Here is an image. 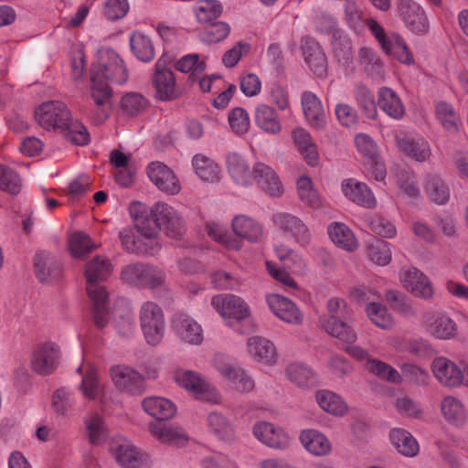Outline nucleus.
Here are the masks:
<instances>
[{"instance_id": "nucleus-53", "label": "nucleus", "mask_w": 468, "mask_h": 468, "mask_svg": "<svg viewBox=\"0 0 468 468\" xmlns=\"http://www.w3.org/2000/svg\"><path fill=\"white\" fill-rule=\"evenodd\" d=\"M86 429L89 441L93 445L103 443L108 437L105 423L98 414L86 420Z\"/></svg>"}, {"instance_id": "nucleus-44", "label": "nucleus", "mask_w": 468, "mask_h": 468, "mask_svg": "<svg viewBox=\"0 0 468 468\" xmlns=\"http://www.w3.org/2000/svg\"><path fill=\"white\" fill-rule=\"evenodd\" d=\"M386 301L392 310L405 316H415L416 310L411 304L409 297L398 290H387L385 293Z\"/></svg>"}, {"instance_id": "nucleus-35", "label": "nucleus", "mask_w": 468, "mask_h": 468, "mask_svg": "<svg viewBox=\"0 0 468 468\" xmlns=\"http://www.w3.org/2000/svg\"><path fill=\"white\" fill-rule=\"evenodd\" d=\"M300 440L304 448L314 455H325L331 450L327 438L314 430L303 431Z\"/></svg>"}, {"instance_id": "nucleus-48", "label": "nucleus", "mask_w": 468, "mask_h": 468, "mask_svg": "<svg viewBox=\"0 0 468 468\" xmlns=\"http://www.w3.org/2000/svg\"><path fill=\"white\" fill-rule=\"evenodd\" d=\"M425 189L431 199L439 205L445 204L449 199V188L441 178L434 175L427 176Z\"/></svg>"}, {"instance_id": "nucleus-24", "label": "nucleus", "mask_w": 468, "mask_h": 468, "mask_svg": "<svg viewBox=\"0 0 468 468\" xmlns=\"http://www.w3.org/2000/svg\"><path fill=\"white\" fill-rule=\"evenodd\" d=\"M254 120L256 125L268 134L277 135L282 131L276 110L266 103H261L255 108Z\"/></svg>"}, {"instance_id": "nucleus-7", "label": "nucleus", "mask_w": 468, "mask_h": 468, "mask_svg": "<svg viewBox=\"0 0 468 468\" xmlns=\"http://www.w3.org/2000/svg\"><path fill=\"white\" fill-rule=\"evenodd\" d=\"M153 83L155 89V97L160 101H172L179 96L175 75L168 67V58L165 56L155 63Z\"/></svg>"}, {"instance_id": "nucleus-10", "label": "nucleus", "mask_w": 468, "mask_h": 468, "mask_svg": "<svg viewBox=\"0 0 468 468\" xmlns=\"http://www.w3.org/2000/svg\"><path fill=\"white\" fill-rule=\"evenodd\" d=\"M273 223L284 234H291L294 240L301 245L309 243L311 234L307 226L299 218L290 214L280 212L272 217Z\"/></svg>"}, {"instance_id": "nucleus-33", "label": "nucleus", "mask_w": 468, "mask_h": 468, "mask_svg": "<svg viewBox=\"0 0 468 468\" xmlns=\"http://www.w3.org/2000/svg\"><path fill=\"white\" fill-rule=\"evenodd\" d=\"M250 354L258 361L271 364L275 362L276 349L274 345L261 336H253L248 340Z\"/></svg>"}, {"instance_id": "nucleus-41", "label": "nucleus", "mask_w": 468, "mask_h": 468, "mask_svg": "<svg viewBox=\"0 0 468 468\" xmlns=\"http://www.w3.org/2000/svg\"><path fill=\"white\" fill-rule=\"evenodd\" d=\"M130 46L135 57L143 62H149L154 57L153 43L147 36L141 32H134L131 36Z\"/></svg>"}, {"instance_id": "nucleus-19", "label": "nucleus", "mask_w": 468, "mask_h": 468, "mask_svg": "<svg viewBox=\"0 0 468 468\" xmlns=\"http://www.w3.org/2000/svg\"><path fill=\"white\" fill-rule=\"evenodd\" d=\"M423 323L428 332L438 339H451L457 335L456 324L440 313H427Z\"/></svg>"}, {"instance_id": "nucleus-54", "label": "nucleus", "mask_w": 468, "mask_h": 468, "mask_svg": "<svg viewBox=\"0 0 468 468\" xmlns=\"http://www.w3.org/2000/svg\"><path fill=\"white\" fill-rule=\"evenodd\" d=\"M436 115L447 131L451 133L458 131L459 116L451 104L445 101L439 102L436 105Z\"/></svg>"}, {"instance_id": "nucleus-29", "label": "nucleus", "mask_w": 468, "mask_h": 468, "mask_svg": "<svg viewBox=\"0 0 468 468\" xmlns=\"http://www.w3.org/2000/svg\"><path fill=\"white\" fill-rule=\"evenodd\" d=\"M288 379L299 388H311L318 384L315 372L301 363H292L286 367Z\"/></svg>"}, {"instance_id": "nucleus-22", "label": "nucleus", "mask_w": 468, "mask_h": 468, "mask_svg": "<svg viewBox=\"0 0 468 468\" xmlns=\"http://www.w3.org/2000/svg\"><path fill=\"white\" fill-rule=\"evenodd\" d=\"M34 269L36 277L42 283L54 282L62 272L61 264L45 251H41L34 257Z\"/></svg>"}, {"instance_id": "nucleus-45", "label": "nucleus", "mask_w": 468, "mask_h": 468, "mask_svg": "<svg viewBox=\"0 0 468 468\" xmlns=\"http://www.w3.org/2000/svg\"><path fill=\"white\" fill-rule=\"evenodd\" d=\"M293 138L306 162L310 165H315L318 154L309 133L303 128H298L293 131Z\"/></svg>"}, {"instance_id": "nucleus-62", "label": "nucleus", "mask_w": 468, "mask_h": 468, "mask_svg": "<svg viewBox=\"0 0 468 468\" xmlns=\"http://www.w3.org/2000/svg\"><path fill=\"white\" fill-rule=\"evenodd\" d=\"M367 256L378 265H388L391 261V251L388 244L383 240H377L376 243L367 246Z\"/></svg>"}, {"instance_id": "nucleus-30", "label": "nucleus", "mask_w": 468, "mask_h": 468, "mask_svg": "<svg viewBox=\"0 0 468 468\" xmlns=\"http://www.w3.org/2000/svg\"><path fill=\"white\" fill-rule=\"evenodd\" d=\"M149 431L162 443L180 446L186 441V437L181 430L174 428L163 422H152L149 424Z\"/></svg>"}, {"instance_id": "nucleus-64", "label": "nucleus", "mask_w": 468, "mask_h": 468, "mask_svg": "<svg viewBox=\"0 0 468 468\" xmlns=\"http://www.w3.org/2000/svg\"><path fill=\"white\" fill-rule=\"evenodd\" d=\"M130 9L128 0H107L103 14L109 20L115 21L124 17Z\"/></svg>"}, {"instance_id": "nucleus-2", "label": "nucleus", "mask_w": 468, "mask_h": 468, "mask_svg": "<svg viewBox=\"0 0 468 468\" xmlns=\"http://www.w3.org/2000/svg\"><path fill=\"white\" fill-rule=\"evenodd\" d=\"M37 123L46 130L59 131L64 138L78 145L90 142L86 127L79 121L70 118L66 104L58 101L43 102L35 112Z\"/></svg>"}, {"instance_id": "nucleus-46", "label": "nucleus", "mask_w": 468, "mask_h": 468, "mask_svg": "<svg viewBox=\"0 0 468 468\" xmlns=\"http://www.w3.org/2000/svg\"><path fill=\"white\" fill-rule=\"evenodd\" d=\"M316 401L326 412L335 416H343L346 412V406L341 398L330 391H317Z\"/></svg>"}, {"instance_id": "nucleus-6", "label": "nucleus", "mask_w": 468, "mask_h": 468, "mask_svg": "<svg viewBox=\"0 0 468 468\" xmlns=\"http://www.w3.org/2000/svg\"><path fill=\"white\" fill-rule=\"evenodd\" d=\"M140 324L147 343L156 346L164 335L165 320L161 307L154 302H145L140 309Z\"/></svg>"}, {"instance_id": "nucleus-14", "label": "nucleus", "mask_w": 468, "mask_h": 468, "mask_svg": "<svg viewBox=\"0 0 468 468\" xmlns=\"http://www.w3.org/2000/svg\"><path fill=\"white\" fill-rule=\"evenodd\" d=\"M150 180L163 192L170 195L180 190L178 180L172 170L161 162H152L147 168Z\"/></svg>"}, {"instance_id": "nucleus-61", "label": "nucleus", "mask_w": 468, "mask_h": 468, "mask_svg": "<svg viewBox=\"0 0 468 468\" xmlns=\"http://www.w3.org/2000/svg\"><path fill=\"white\" fill-rule=\"evenodd\" d=\"M222 13V5L217 0H204L197 9V18L200 23H211Z\"/></svg>"}, {"instance_id": "nucleus-49", "label": "nucleus", "mask_w": 468, "mask_h": 468, "mask_svg": "<svg viewBox=\"0 0 468 468\" xmlns=\"http://www.w3.org/2000/svg\"><path fill=\"white\" fill-rule=\"evenodd\" d=\"M221 374L231 380L236 388L241 392H249L253 389V380L239 367L233 366H225L220 369Z\"/></svg>"}, {"instance_id": "nucleus-15", "label": "nucleus", "mask_w": 468, "mask_h": 468, "mask_svg": "<svg viewBox=\"0 0 468 468\" xmlns=\"http://www.w3.org/2000/svg\"><path fill=\"white\" fill-rule=\"evenodd\" d=\"M401 282L408 292L416 297L431 299L433 288L429 278L420 270L410 268L401 272Z\"/></svg>"}, {"instance_id": "nucleus-16", "label": "nucleus", "mask_w": 468, "mask_h": 468, "mask_svg": "<svg viewBox=\"0 0 468 468\" xmlns=\"http://www.w3.org/2000/svg\"><path fill=\"white\" fill-rule=\"evenodd\" d=\"M304 60L313 70L320 77H325L327 74V58L319 43L311 37H303L302 45Z\"/></svg>"}, {"instance_id": "nucleus-9", "label": "nucleus", "mask_w": 468, "mask_h": 468, "mask_svg": "<svg viewBox=\"0 0 468 468\" xmlns=\"http://www.w3.org/2000/svg\"><path fill=\"white\" fill-rule=\"evenodd\" d=\"M112 379L116 388L131 395H141L145 388L144 377L127 366H116L111 369Z\"/></svg>"}, {"instance_id": "nucleus-57", "label": "nucleus", "mask_w": 468, "mask_h": 468, "mask_svg": "<svg viewBox=\"0 0 468 468\" xmlns=\"http://www.w3.org/2000/svg\"><path fill=\"white\" fill-rule=\"evenodd\" d=\"M148 106V101L141 94L132 92L122 98L121 107L122 111L131 116L142 113Z\"/></svg>"}, {"instance_id": "nucleus-20", "label": "nucleus", "mask_w": 468, "mask_h": 468, "mask_svg": "<svg viewBox=\"0 0 468 468\" xmlns=\"http://www.w3.org/2000/svg\"><path fill=\"white\" fill-rule=\"evenodd\" d=\"M58 363V350L54 344L47 343L37 348L31 360L32 369L39 375H49Z\"/></svg>"}, {"instance_id": "nucleus-13", "label": "nucleus", "mask_w": 468, "mask_h": 468, "mask_svg": "<svg viewBox=\"0 0 468 468\" xmlns=\"http://www.w3.org/2000/svg\"><path fill=\"white\" fill-rule=\"evenodd\" d=\"M251 178L271 197H280L283 192L282 182L276 172L264 163L259 162L254 165Z\"/></svg>"}, {"instance_id": "nucleus-18", "label": "nucleus", "mask_w": 468, "mask_h": 468, "mask_svg": "<svg viewBox=\"0 0 468 468\" xmlns=\"http://www.w3.org/2000/svg\"><path fill=\"white\" fill-rule=\"evenodd\" d=\"M253 433L259 441L271 448L284 449L289 446V436L282 428L271 422L263 421L255 424Z\"/></svg>"}, {"instance_id": "nucleus-59", "label": "nucleus", "mask_w": 468, "mask_h": 468, "mask_svg": "<svg viewBox=\"0 0 468 468\" xmlns=\"http://www.w3.org/2000/svg\"><path fill=\"white\" fill-rule=\"evenodd\" d=\"M69 246L70 253L75 258H83L94 249L90 238L82 232L74 233L69 239Z\"/></svg>"}, {"instance_id": "nucleus-63", "label": "nucleus", "mask_w": 468, "mask_h": 468, "mask_svg": "<svg viewBox=\"0 0 468 468\" xmlns=\"http://www.w3.org/2000/svg\"><path fill=\"white\" fill-rule=\"evenodd\" d=\"M0 189L11 195L20 192L21 184L19 176L8 167L0 165Z\"/></svg>"}, {"instance_id": "nucleus-28", "label": "nucleus", "mask_w": 468, "mask_h": 468, "mask_svg": "<svg viewBox=\"0 0 468 468\" xmlns=\"http://www.w3.org/2000/svg\"><path fill=\"white\" fill-rule=\"evenodd\" d=\"M142 406L145 412L158 420H170L176 412V405L162 397L146 398L143 400Z\"/></svg>"}, {"instance_id": "nucleus-4", "label": "nucleus", "mask_w": 468, "mask_h": 468, "mask_svg": "<svg viewBox=\"0 0 468 468\" xmlns=\"http://www.w3.org/2000/svg\"><path fill=\"white\" fill-rule=\"evenodd\" d=\"M326 310L327 313L320 317L323 329L344 343H354L356 333L352 325V310L346 302L338 297L331 298L327 302Z\"/></svg>"}, {"instance_id": "nucleus-5", "label": "nucleus", "mask_w": 468, "mask_h": 468, "mask_svg": "<svg viewBox=\"0 0 468 468\" xmlns=\"http://www.w3.org/2000/svg\"><path fill=\"white\" fill-rule=\"evenodd\" d=\"M120 278L126 284L138 288H149L154 292L162 290L167 298L170 296L165 284V272L157 266L144 262L130 263L122 269Z\"/></svg>"}, {"instance_id": "nucleus-23", "label": "nucleus", "mask_w": 468, "mask_h": 468, "mask_svg": "<svg viewBox=\"0 0 468 468\" xmlns=\"http://www.w3.org/2000/svg\"><path fill=\"white\" fill-rule=\"evenodd\" d=\"M173 327L178 336L186 343L198 345L203 340L201 326L186 314H176L173 319Z\"/></svg>"}, {"instance_id": "nucleus-55", "label": "nucleus", "mask_w": 468, "mask_h": 468, "mask_svg": "<svg viewBox=\"0 0 468 468\" xmlns=\"http://www.w3.org/2000/svg\"><path fill=\"white\" fill-rule=\"evenodd\" d=\"M176 69L184 73L191 71L189 78L195 81V78L205 71L206 62L199 60L197 54H188L178 60Z\"/></svg>"}, {"instance_id": "nucleus-36", "label": "nucleus", "mask_w": 468, "mask_h": 468, "mask_svg": "<svg viewBox=\"0 0 468 468\" xmlns=\"http://www.w3.org/2000/svg\"><path fill=\"white\" fill-rule=\"evenodd\" d=\"M390 439L398 452L405 456L413 457L419 452V444L416 439L403 429L392 430Z\"/></svg>"}, {"instance_id": "nucleus-38", "label": "nucleus", "mask_w": 468, "mask_h": 468, "mask_svg": "<svg viewBox=\"0 0 468 468\" xmlns=\"http://www.w3.org/2000/svg\"><path fill=\"white\" fill-rule=\"evenodd\" d=\"M227 166L229 173L237 183L241 185L250 183L252 171L250 170L248 164L239 154H229L227 157Z\"/></svg>"}, {"instance_id": "nucleus-31", "label": "nucleus", "mask_w": 468, "mask_h": 468, "mask_svg": "<svg viewBox=\"0 0 468 468\" xmlns=\"http://www.w3.org/2000/svg\"><path fill=\"white\" fill-rule=\"evenodd\" d=\"M378 106L389 117L400 119L405 112L399 97L394 90L383 87L378 91Z\"/></svg>"}, {"instance_id": "nucleus-27", "label": "nucleus", "mask_w": 468, "mask_h": 468, "mask_svg": "<svg viewBox=\"0 0 468 468\" xmlns=\"http://www.w3.org/2000/svg\"><path fill=\"white\" fill-rule=\"evenodd\" d=\"M342 188L351 201L367 208L375 207L376 199L367 185L348 179L343 183Z\"/></svg>"}, {"instance_id": "nucleus-32", "label": "nucleus", "mask_w": 468, "mask_h": 468, "mask_svg": "<svg viewBox=\"0 0 468 468\" xmlns=\"http://www.w3.org/2000/svg\"><path fill=\"white\" fill-rule=\"evenodd\" d=\"M117 463L123 468H138L143 463V454L130 443H122L111 447Z\"/></svg>"}, {"instance_id": "nucleus-50", "label": "nucleus", "mask_w": 468, "mask_h": 468, "mask_svg": "<svg viewBox=\"0 0 468 468\" xmlns=\"http://www.w3.org/2000/svg\"><path fill=\"white\" fill-rule=\"evenodd\" d=\"M208 426L218 439L225 441H231L234 439L233 427L223 415L211 413L208 416Z\"/></svg>"}, {"instance_id": "nucleus-11", "label": "nucleus", "mask_w": 468, "mask_h": 468, "mask_svg": "<svg viewBox=\"0 0 468 468\" xmlns=\"http://www.w3.org/2000/svg\"><path fill=\"white\" fill-rule=\"evenodd\" d=\"M211 303L224 318L241 321L250 315L249 307L244 301L232 294L214 296Z\"/></svg>"}, {"instance_id": "nucleus-17", "label": "nucleus", "mask_w": 468, "mask_h": 468, "mask_svg": "<svg viewBox=\"0 0 468 468\" xmlns=\"http://www.w3.org/2000/svg\"><path fill=\"white\" fill-rule=\"evenodd\" d=\"M400 16L414 32L424 33L428 30L427 17L422 8L413 0H400L398 3Z\"/></svg>"}, {"instance_id": "nucleus-56", "label": "nucleus", "mask_w": 468, "mask_h": 468, "mask_svg": "<svg viewBox=\"0 0 468 468\" xmlns=\"http://www.w3.org/2000/svg\"><path fill=\"white\" fill-rule=\"evenodd\" d=\"M367 367L373 374L391 383H399L401 381L400 374L395 368L380 360L369 359Z\"/></svg>"}, {"instance_id": "nucleus-40", "label": "nucleus", "mask_w": 468, "mask_h": 468, "mask_svg": "<svg viewBox=\"0 0 468 468\" xmlns=\"http://www.w3.org/2000/svg\"><path fill=\"white\" fill-rule=\"evenodd\" d=\"M196 174L204 181L217 182L219 180V167L210 158L203 154H196L192 160Z\"/></svg>"}, {"instance_id": "nucleus-60", "label": "nucleus", "mask_w": 468, "mask_h": 468, "mask_svg": "<svg viewBox=\"0 0 468 468\" xmlns=\"http://www.w3.org/2000/svg\"><path fill=\"white\" fill-rule=\"evenodd\" d=\"M356 100L367 118H376L377 105L374 100V95L367 87L363 85L356 86Z\"/></svg>"}, {"instance_id": "nucleus-12", "label": "nucleus", "mask_w": 468, "mask_h": 468, "mask_svg": "<svg viewBox=\"0 0 468 468\" xmlns=\"http://www.w3.org/2000/svg\"><path fill=\"white\" fill-rule=\"evenodd\" d=\"M431 369L438 381L446 387L455 388L463 384V370L446 357H436L432 361Z\"/></svg>"}, {"instance_id": "nucleus-34", "label": "nucleus", "mask_w": 468, "mask_h": 468, "mask_svg": "<svg viewBox=\"0 0 468 468\" xmlns=\"http://www.w3.org/2000/svg\"><path fill=\"white\" fill-rule=\"evenodd\" d=\"M333 53L337 62L345 69L353 63V48L351 40L341 31L333 33Z\"/></svg>"}, {"instance_id": "nucleus-3", "label": "nucleus", "mask_w": 468, "mask_h": 468, "mask_svg": "<svg viewBox=\"0 0 468 468\" xmlns=\"http://www.w3.org/2000/svg\"><path fill=\"white\" fill-rule=\"evenodd\" d=\"M111 271V262L101 256H95L86 264L87 292L92 303L93 323L99 329L109 323V294L100 282L105 281Z\"/></svg>"}, {"instance_id": "nucleus-1", "label": "nucleus", "mask_w": 468, "mask_h": 468, "mask_svg": "<svg viewBox=\"0 0 468 468\" xmlns=\"http://www.w3.org/2000/svg\"><path fill=\"white\" fill-rule=\"evenodd\" d=\"M91 98L99 107L111 106L112 90L108 81L122 84L127 80V69L122 59L112 49L100 52L99 63L90 69Z\"/></svg>"}, {"instance_id": "nucleus-47", "label": "nucleus", "mask_w": 468, "mask_h": 468, "mask_svg": "<svg viewBox=\"0 0 468 468\" xmlns=\"http://www.w3.org/2000/svg\"><path fill=\"white\" fill-rule=\"evenodd\" d=\"M444 418L453 425H461L465 420V411L461 401L453 397L445 398L441 405Z\"/></svg>"}, {"instance_id": "nucleus-52", "label": "nucleus", "mask_w": 468, "mask_h": 468, "mask_svg": "<svg viewBox=\"0 0 468 468\" xmlns=\"http://www.w3.org/2000/svg\"><path fill=\"white\" fill-rule=\"evenodd\" d=\"M397 144L401 152L417 161H424L430 154V150L425 142L403 138L398 140Z\"/></svg>"}, {"instance_id": "nucleus-37", "label": "nucleus", "mask_w": 468, "mask_h": 468, "mask_svg": "<svg viewBox=\"0 0 468 468\" xmlns=\"http://www.w3.org/2000/svg\"><path fill=\"white\" fill-rule=\"evenodd\" d=\"M135 229L146 239L154 238L162 229V218L156 210V204L142 218L137 219Z\"/></svg>"}, {"instance_id": "nucleus-39", "label": "nucleus", "mask_w": 468, "mask_h": 468, "mask_svg": "<svg viewBox=\"0 0 468 468\" xmlns=\"http://www.w3.org/2000/svg\"><path fill=\"white\" fill-rule=\"evenodd\" d=\"M359 62L366 73L373 79L382 80L385 75L384 66L381 59L367 48H362L358 54Z\"/></svg>"}, {"instance_id": "nucleus-42", "label": "nucleus", "mask_w": 468, "mask_h": 468, "mask_svg": "<svg viewBox=\"0 0 468 468\" xmlns=\"http://www.w3.org/2000/svg\"><path fill=\"white\" fill-rule=\"evenodd\" d=\"M234 233L243 239L255 241L261 235V228L253 219L245 216H239L232 220Z\"/></svg>"}, {"instance_id": "nucleus-26", "label": "nucleus", "mask_w": 468, "mask_h": 468, "mask_svg": "<svg viewBox=\"0 0 468 468\" xmlns=\"http://www.w3.org/2000/svg\"><path fill=\"white\" fill-rule=\"evenodd\" d=\"M156 210L161 215L162 227L167 236L179 239L186 231L185 224L176 210L165 203H156Z\"/></svg>"}, {"instance_id": "nucleus-8", "label": "nucleus", "mask_w": 468, "mask_h": 468, "mask_svg": "<svg viewBox=\"0 0 468 468\" xmlns=\"http://www.w3.org/2000/svg\"><path fill=\"white\" fill-rule=\"evenodd\" d=\"M175 378L182 388L192 392L200 400L212 404H218L221 400L216 389L211 388L199 375L193 371H176Z\"/></svg>"}, {"instance_id": "nucleus-58", "label": "nucleus", "mask_w": 468, "mask_h": 468, "mask_svg": "<svg viewBox=\"0 0 468 468\" xmlns=\"http://www.w3.org/2000/svg\"><path fill=\"white\" fill-rule=\"evenodd\" d=\"M370 320L378 327L383 329L391 328L393 319L387 307L380 303H371L367 308Z\"/></svg>"}, {"instance_id": "nucleus-21", "label": "nucleus", "mask_w": 468, "mask_h": 468, "mask_svg": "<svg viewBox=\"0 0 468 468\" xmlns=\"http://www.w3.org/2000/svg\"><path fill=\"white\" fill-rule=\"evenodd\" d=\"M268 304L273 314L281 320L293 324L303 321V314L291 300L279 294H272L267 298Z\"/></svg>"}, {"instance_id": "nucleus-43", "label": "nucleus", "mask_w": 468, "mask_h": 468, "mask_svg": "<svg viewBox=\"0 0 468 468\" xmlns=\"http://www.w3.org/2000/svg\"><path fill=\"white\" fill-rule=\"evenodd\" d=\"M328 234L335 244L346 250L352 251L357 247L356 238L344 224L334 223L330 225Z\"/></svg>"}, {"instance_id": "nucleus-51", "label": "nucleus", "mask_w": 468, "mask_h": 468, "mask_svg": "<svg viewBox=\"0 0 468 468\" xmlns=\"http://www.w3.org/2000/svg\"><path fill=\"white\" fill-rule=\"evenodd\" d=\"M388 55H392L401 63L411 65L414 63L412 54L410 52L409 48L406 46L403 39L397 34L390 36V42L384 49Z\"/></svg>"}, {"instance_id": "nucleus-25", "label": "nucleus", "mask_w": 468, "mask_h": 468, "mask_svg": "<svg viewBox=\"0 0 468 468\" xmlns=\"http://www.w3.org/2000/svg\"><path fill=\"white\" fill-rule=\"evenodd\" d=\"M303 112L310 124L316 130H323L326 117L322 103L315 94L305 91L302 95Z\"/></svg>"}]
</instances>
